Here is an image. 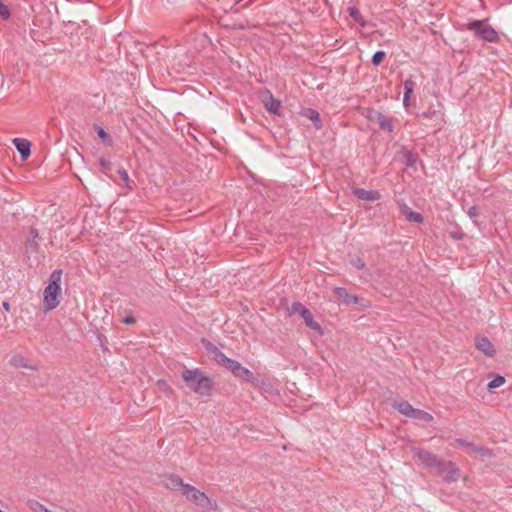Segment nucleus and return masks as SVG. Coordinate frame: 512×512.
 <instances>
[{"instance_id":"33","label":"nucleus","mask_w":512,"mask_h":512,"mask_svg":"<svg viewBox=\"0 0 512 512\" xmlns=\"http://www.w3.org/2000/svg\"><path fill=\"white\" fill-rule=\"evenodd\" d=\"M118 174H119L121 180L123 182H125L126 185H128L130 179H129V175H128L127 171L125 169H119Z\"/></svg>"},{"instance_id":"24","label":"nucleus","mask_w":512,"mask_h":512,"mask_svg":"<svg viewBox=\"0 0 512 512\" xmlns=\"http://www.w3.org/2000/svg\"><path fill=\"white\" fill-rule=\"evenodd\" d=\"M29 507L33 512H53L38 501L30 502Z\"/></svg>"},{"instance_id":"4","label":"nucleus","mask_w":512,"mask_h":512,"mask_svg":"<svg viewBox=\"0 0 512 512\" xmlns=\"http://www.w3.org/2000/svg\"><path fill=\"white\" fill-rule=\"evenodd\" d=\"M468 31L472 32L473 35L483 41L489 43H497L499 41V35L497 31L489 24L487 20H472L466 24Z\"/></svg>"},{"instance_id":"32","label":"nucleus","mask_w":512,"mask_h":512,"mask_svg":"<svg viewBox=\"0 0 512 512\" xmlns=\"http://www.w3.org/2000/svg\"><path fill=\"white\" fill-rule=\"evenodd\" d=\"M349 14L350 16L356 21V22H360L361 21V14L359 12L358 9H356L355 7H351L349 8Z\"/></svg>"},{"instance_id":"12","label":"nucleus","mask_w":512,"mask_h":512,"mask_svg":"<svg viewBox=\"0 0 512 512\" xmlns=\"http://www.w3.org/2000/svg\"><path fill=\"white\" fill-rule=\"evenodd\" d=\"M301 115L304 116L305 118L311 120L315 129L319 130L322 128V121L320 118V114L317 110H315L313 108H304L301 111Z\"/></svg>"},{"instance_id":"10","label":"nucleus","mask_w":512,"mask_h":512,"mask_svg":"<svg viewBox=\"0 0 512 512\" xmlns=\"http://www.w3.org/2000/svg\"><path fill=\"white\" fill-rule=\"evenodd\" d=\"M353 194L357 198L365 201H376L381 197L378 190H365L363 188H355Z\"/></svg>"},{"instance_id":"34","label":"nucleus","mask_w":512,"mask_h":512,"mask_svg":"<svg viewBox=\"0 0 512 512\" xmlns=\"http://www.w3.org/2000/svg\"><path fill=\"white\" fill-rule=\"evenodd\" d=\"M467 214L470 218H476L479 215V210L477 206H471L468 209Z\"/></svg>"},{"instance_id":"29","label":"nucleus","mask_w":512,"mask_h":512,"mask_svg":"<svg viewBox=\"0 0 512 512\" xmlns=\"http://www.w3.org/2000/svg\"><path fill=\"white\" fill-rule=\"evenodd\" d=\"M455 443L458 444L459 446L461 447H464V448H467L469 450H471L473 452V447H476V445L472 442H469L467 440H464V439H456L455 440Z\"/></svg>"},{"instance_id":"27","label":"nucleus","mask_w":512,"mask_h":512,"mask_svg":"<svg viewBox=\"0 0 512 512\" xmlns=\"http://www.w3.org/2000/svg\"><path fill=\"white\" fill-rule=\"evenodd\" d=\"M403 87L404 93H407V95H411L415 88V82L411 78L406 79L403 83Z\"/></svg>"},{"instance_id":"14","label":"nucleus","mask_w":512,"mask_h":512,"mask_svg":"<svg viewBox=\"0 0 512 512\" xmlns=\"http://www.w3.org/2000/svg\"><path fill=\"white\" fill-rule=\"evenodd\" d=\"M17 151L21 155L22 159H27L30 155L31 144L28 140L22 138H15L13 140Z\"/></svg>"},{"instance_id":"31","label":"nucleus","mask_w":512,"mask_h":512,"mask_svg":"<svg viewBox=\"0 0 512 512\" xmlns=\"http://www.w3.org/2000/svg\"><path fill=\"white\" fill-rule=\"evenodd\" d=\"M96 129H97V134H98L99 138H101L103 141L108 140L109 142H111V137L102 127L96 126Z\"/></svg>"},{"instance_id":"1","label":"nucleus","mask_w":512,"mask_h":512,"mask_svg":"<svg viewBox=\"0 0 512 512\" xmlns=\"http://www.w3.org/2000/svg\"><path fill=\"white\" fill-rule=\"evenodd\" d=\"M203 343L205 345V348L212 354L213 360L216 363L231 371L232 374L237 378L245 379L248 382L253 381L252 371H250L248 368L243 367L240 362L227 357L213 343L209 341Z\"/></svg>"},{"instance_id":"38","label":"nucleus","mask_w":512,"mask_h":512,"mask_svg":"<svg viewBox=\"0 0 512 512\" xmlns=\"http://www.w3.org/2000/svg\"><path fill=\"white\" fill-rule=\"evenodd\" d=\"M406 156H407V162H408V164H410V165H411V164H412V157H413V154H412L411 152H408Z\"/></svg>"},{"instance_id":"11","label":"nucleus","mask_w":512,"mask_h":512,"mask_svg":"<svg viewBox=\"0 0 512 512\" xmlns=\"http://www.w3.org/2000/svg\"><path fill=\"white\" fill-rule=\"evenodd\" d=\"M400 211L405 216L406 220L409 222L422 223L424 221V218L421 213L413 211L406 204L401 205Z\"/></svg>"},{"instance_id":"22","label":"nucleus","mask_w":512,"mask_h":512,"mask_svg":"<svg viewBox=\"0 0 512 512\" xmlns=\"http://www.w3.org/2000/svg\"><path fill=\"white\" fill-rule=\"evenodd\" d=\"M308 308H306L302 303L300 302H293L290 306V308H288V312H289V315H293V314H299L300 316H302L304 314V312L307 311Z\"/></svg>"},{"instance_id":"7","label":"nucleus","mask_w":512,"mask_h":512,"mask_svg":"<svg viewBox=\"0 0 512 512\" xmlns=\"http://www.w3.org/2000/svg\"><path fill=\"white\" fill-rule=\"evenodd\" d=\"M437 469L447 482H455L460 474L459 468L452 461L442 460Z\"/></svg>"},{"instance_id":"26","label":"nucleus","mask_w":512,"mask_h":512,"mask_svg":"<svg viewBox=\"0 0 512 512\" xmlns=\"http://www.w3.org/2000/svg\"><path fill=\"white\" fill-rule=\"evenodd\" d=\"M385 56H386V53L384 51H381V50L376 51L373 54L372 60H371L373 65H375V66L380 65L382 63V61L384 60Z\"/></svg>"},{"instance_id":"8","label":"nucleus","mask_w":512,"mask_h":512,"mask_svg":"<svg viewBox=\"0 0 512 512\" xmlns=\"http://www.w3.org/2000/svg\"><path fill=\"white\" fill-rule=\"evenodd\" d=\"M476 348L481 351L484 355L488 357H493L495 355V349L491 341L485 337L480 336L475 339Z\"/></svg>"},{"instance_id":"30","label":"nucleus","mask_w":512,"mask_h":512,"mask_svg":"<svg viewBox=\"0 0 512 512\" xmlns=\"http://www.w3.org/2000/svg\"><path fill=\"white\" fill-rule=\"evenodd\" d=\"M351 265L357 270H361L365 268V262L360 258L356 257L350 261Z\"/></svg>"},{"instance_id":"20","label":"nucleus","mask_w":512,"mask_h":512,"mask_svg":"<svg viewBox=\"0 0 512 512\" xmlns=\"http://www.w3.org/2000/svg\"><path fill=\"white\" fill-rule=\"evenodd\" d=\"M304 320L306 326L315 331H321V326L318 322H316L313 318V315L309 309L301 316Z\"/></svg>"},{"instance_id":"36","label":"nucleus","mask_w":512,"mask_h":512,"mask_svg":"<svg viewBox=\"0 0 512 512\" xmlns=\"http://www.w3.org/2000/svg\"><path fill=\"white\" fill-rule=\"evenodd\" d=\"M136 322L135 318L132 317V316H128L126 317L124 320H123V323L127 324V325H130V324H134Z\"/></svg>"},{"instance_id":"5","label":"nucleus","mask_w":512,"mask_h":512,"mask_svg":"<svg viewBox=\"0 0 512 512\" xmlns=\"http://www.w3.org/2000/svg\"><path fill=\"white\" fill-rule=\"evenodd\" d=\"M187 500L192 502L193 504L200 506L202 508H207L211 510L217 509V503L214 500H211L206 493L200 491L195 486L190 484H185L183 486V493H182Z\"/></svg>"},{"instance_id":"17","label":"nucleus","mask_w":512,"mask_h":512,"mask_svg":"<svg viewBox=\"0 0 512 512\" xmlns=\"http://www.w3.org/2000/svg\"><path fill=\"white\" fill-rule=\"evenodd\" d=\"M166 487L172 490H181L183 493V486L186 483L183 482L182 478L175 474H170L166 478Z\"/></svg>"},{"instance_id":"28","label":"nucleus","mask_w":512,"mask_h":512,"mask_svg":"<svg viewBox=\"0 0 512 512\" xmlns=\"http://www.w3.org/2000/svg\"><path fill=\"white\" fill-rule=\"evenodd\" d=\"M0 16L3 19H8L11 16L10 9L7 5H5L2 0H0Z\"/></svg>"},{"instance_id":"19","label":"nucleus","mask_w":512,"mask_h":512,"mask_svg":"<svg viewBox=\"0 0 512 512\" xmlns=\"http://www.w3.org/2000/svg\"><path fill=\"white\" fill-rule=\"evenodd\" d=\"M264 106L272 114H275V115L280 114L281 101L275 99L272 95H270L269 99H267L264 102Z\"/></svg>"},{"instance_id":"16","label":"nucleus","mask_w":512,"mask_h":512,"mask_svg":"<svg viewBox=\"0 0 512 512\" xmlns=\"http://www.w3.org/2000/svg\"><path fill=\"white\" fill-rule=\"evenodd\" d=\"M376 115L377 122L381 130L386 132H392L394 130V121L392 118H389L380 112H377Z\"/></svg>"},{"instance_id":"39","label":"nucleus","mask_w":512,"mask_h":512,"mask_svg":"<svg viewBox=\"0 0 512 512\" xmlns=\"http://www.w3.org/2000/svg\"><path fill=\"white\" fill-rule=\"evenodd\" d=\"M2 307H3V309H5L6 311H9V309H10V305H9V303H8L7 301H4V302L2 303Z\"/></svg>"},{"instance_id":"40","label":"nucleus","mask_w":512,"mask_h":512,"mask_svg":"<svg viewBox=\"0 0 512 512\" xmlns=\"http://www.w3.org/2000/svg\"><path fill=\"white\" fill-rule=\"evenodd\" d=\"M423 116H424V117H430V116H431V113H430V112H424V113H423Z\"/></svg>"},{"instance_id":"35","label":"nucleus","mask_w":512,"mask_h":512,"mask_svg":"<svg viewBox=\"0 0 512 512\" xmlns=\"http://www.w3.org/2000/svg\"><path fill=\"white\" fill-rule=\"evenodd\" d=\"M98 161L103 168H109L111 166V163L104 157H100Z\"/></svg>"},{"instance_id":"37","label":"nucleus","mask_w":512,"mask_h":512,"mask_svg":"<svg viewBox=\"0 0 512 512\" xmlns=\"http://www.w3.org/2000/svg\"><path fill=\"white\" fill-rule=\"evenodd\" d=\"M409 101H410V95H407V93H404L403 95V105L404 106H409Z\"/></svg>"},{"instance_id":"15","label":"nucleus","mask_w":512,"mask_h":512,"mask_svg":"<svg viewBox=\"0 0 512 512\" xmlns=\"http://www.w3.org/2000/svg\"><path fill=\"white\" fill-rule=\"evenodd\" d=\"M393 407L401 414L411 418L416 408H414L408 401L402 400L393 403Z\"/></svg>"},{"instance_id":"25","label":"nucleus","mask_w":512,"mask_h":512,"mask_svg":"<svg viewBox=\"0 0 512 512\" xmlns=\"http://www.w3.org/2000/svg\"><path fill=\"white\" fill-rule=\"evenodd\" d=\"M473 452L478 453L484 457H492L493 453L492 450H490L487 447L476 445V447H473Z\"/></svg>"},{"instance_id":"6","label":"nucleus","mask_w":512,"mask_h":512,"mask_svg":"<svg viewBox=\"0 0 512 512\" xmlns=\"http://www.w3.org/2000/svg\"><path fill=\"white\" fill-rule=\"evenodd\" d=\"M412 453L426 467L438 468L442 461L436 454L422 448L415 447L412 449Z\"/></svg>"},{"instance_id":"18","label":"nucleus","mask_w":512,"mask_h":512,"mask_svg":"<svg viewBox=\"0 0 512 512\" xmlns=\"http://www.w3.org/2000/svg\"><path fill=\"white\" fill-rule=\"evenodd\" d=\"M334 292L336 295H338L340 298H342L346 303H353L357 304L359 303V297L355 295H351L347 289L342 287H336L334 289Z\"/></svg>"},{"instance_id":"23","label":"nucleus","mask_w":512,"mask_h":512,"mask_svg":"<svg viewBox=\"0 0 512 512\" xmlns=\"http://www.w3.org/2000/svg\"><path fill=\"white\" fill-rule=\"evenodd\" d=\"M505 383V378L501 375H496L491 381H489L487 387L489 390L496 389Z\"/></svg>"},{"instance_id":"9","label":"nucleus","mask_w":512,"mask_h":512,"mask_svg":"<svg viewBox=\"0 0 512 512\" xmlns=\"http://www.w3.org/2000/svg\"><path fill=\"white\" fill-rule=\"evenodd\" d=\"M9 364L15 368H25L34 371L38 370V367L36 365L30 364L29 360L22 354H14L10 358Z\"/></svg>"},{"instance_id":"13","label":"nucleus","mask_w":512,"mask_h":512,"mask_svg":"<svg viewBox=\"0 0 512 512\" xmlns=\"http://www.w3.org/2000/svg\"><path fill=\"white\" fill-rule=\"evenodd\" d=\"M38 239H39V233L38 230L34 227H31L29 230L28 238L25 241V247L30 252H36L38 249Z\"/></svg>"},{"instance_id":"3","label":"nucleus","mask_w":512,"mask_h":512,"mask_svg":"<svg viewBox=\"0 0 512 512\" xmlns=\"http://www.w3.org/2000/svg\"><path fill=\"white\" fill-rule=\"evenodd\" d=\"M61 278V269L54 270L50 275L49 283L43 292V305L45 311L53 310L59 305V297L61 295Z\"/></svg>"},{"instance_id":"41","label":"nucleus","mask_w":512,"mask_h":512,"mask_svg":"<svg viewBox=\"0 0 512 512\" xmlns=\"http://www.w3.org/2000/svg\"><path fill=\"white\" fill-rule=\"evenodd\" d=\"M453 237L456 239H461V235H458V234H453Z\"/></svg>"},{"instance_id":"2","label":"nucleus","mask_w":512,"mask_h":512,"mask_svg":"<svg viewBox=\"0 0 512 512\" xmlns=\"http://www.w3.org/2000/svg\"><path fill=\"white\" fill-rule=\"evenodd\" d=\"M181 377L195 394L199 396H209L211 394L212 380L210 377L205 376L200 369H185L181 373Z\"/></svg>"},{"instance_id":"21","label":"nucleus","mask_w":512,"mask_h":512,"mask_svg":"<svg viewBox=\"0 0 512 512\" xmlns=\"http://www.w3.org/2000/svg\"><path fill=\"white\" fill-rule=\"evenodd\" d=\"M411 418L424 422H432L434 420V417L430 413L417 408L415 409Z\"/></svg>"}]
</instances>
